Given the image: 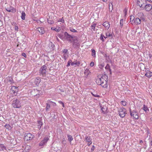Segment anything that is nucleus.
Listing matches in <instances>:
<instances>
[{
  "label": "nucleus",
  "instance_id": "nucleus-1",
  "mask_svg": "<svg viewBox=\"0 0 152 152\" xmlns=\"http://www.w3.org/2000/svg\"><path fill=\"white\" fill-rule=\"evenodd\" d=\"M107 76L103 75L101 78L98 77L96 79V82L97 84L105 88L107 86Z\"/></svg>",
  "mask_w": 152,
  "mask_h": 152
},
{
  "label": "nucleus",
  "instance_id": "nucleus-2",
  "mask_svg": "<svg viewBox=\"0 0 152 152\" xmlns=\"http://www.w3.org/2000/svg\"><path fill=\"white\" fill-rule=\"evenodd\" d=\"M12 105L14 108H19L21 107L20 101L17 99L14 100L13 101Z\"/></svg>",
  "mask_w": 152,
  "mask_h": 152
},
{
  "label": "nucleus",
  "instance_id": "nucleus-3",
  "mask_svg": "<svg viewBox=\"0 0 152 152\" xmlns=\"http://www.w3.org/2000/svg\"><path fill=\"white\" fill-rule=\"evenodd\" d=\"M107 104L106 102H103L100 104V107L102 112L104 113H106L107 112V107L106 106Z\"/></svg>",
  "mask_w": 152,
  "mask_h": 152
},
{
  "label": "nucleus",
  "instance_id": "nucleus-4",
  "mask_svg": "<svg viewBox=\"0 0 152 152\" xmlns=\"http://www.w3.org/2000/svg\"><path fill=\"white\" fill-rule=\"evenodd\" d=\"M129 111L131 115L133 117V118L136 119H138V118L139 117L138 115V113L137 112L136 110H134L132 111L130 109Z\"/></svg>",
  "mask_w": 152,
  "mask_h": 152
},
{
  "label": "nucleus",
  "instance_id": "nucleus-5",
  "mask_svg": "<svg viewBox=\"0 0 152 152\" xmlns=\"http://www.w3.org/2000/svg\"><path fill=\"white\" fill-rule=\"evenodd\" d=\"M47 67L45 65L43 66L40 69L39 73L40 75H45L46 72Z\"/></svg>",
  "mask_w": 152,
  "mask_h": 152
},
{
  "label": "nucleus",
  "instance_id": "nucleus-6",
  "mask_svg": "<svg viewBox=\"0 0 152 152\" xmlns=\"http://www.w3.org/2000/svg\"><path fill=\"white\" fill-rule=\"evenodd\" d=\"M118 111L119 112V115L121 117L123 118L125 116L126 112L125 109L121 108Z\"/></svg>",
  "mask_w": 152,
  "mask_h": 152
},
{
  "label": "nucleus",
  "instance_id": "nucleus-7",
  "mask_svg": "<svg viewBox=\"0 0 152 152\" xmlns=\"http://www.w3.org/2000/svg\"><path fill=\"white\" fill-rule=\"evenodd\" d=\"M146 3L145 0H137L138 5L140 7L142 8Z\"/></svg>",
  "mask_w": 152,
  "mask_h": 152
},
{
  "label": "nucleus",
  "instance_id": "nucleus-8",
  "mask_svg": "<svg viewBox=\"0 0 152 152\" xmlns=\"http://www.w3.org/2000/svg\"><path fill=\"white\" fill-rule=\"evenodd\" d=\"M18 87L13 86L11 87V93L13 94L14 95H16L17 94V93L18 91Z\"/></svg>",
  "mask_w": 152,
  "mask_h": 152
},
{
  "label": "nucleus",
  "instance_id": "nucleus-9",
  "mask_svg": "<svg viewBox=\"0 0 152 152\" xmlns=\"http://www.w3.org/2000/svg\"><path fill=\"white\" fill-rule=\"evenodd\" d=\"M33 136L30 133L25 134L24 137V140L26 141L31 140L33 138Z\"/></svg>",
  "mask_w": 152,
  "mask_h": 152
},
{
  "label": "nucleus",
  "instance_id": "nucleus-10",
  "mask_svg": "<svg viewBox=\"0 0 152 152\" xmlns=\"http://www.w3.org/2000/svg\"><path fill=\"white\" fill-rule=\"evenodd\" d=\"M64 34L65 37L66 38V39L67 40L70 42H72L73 39V37L69 34L66 32H65Z\"/></svg>",
  "mask_w": 152,
  "mask_h": 152
},
{
  "label": "nucleus",
  "instance_id": "nucleus-11",
  "mask_svg": "<svg viewBox=\"0 0 152 152\" xmlns=\"http://www.w3.org/2000/svg\"><path fill=\"white\" fill-rule=\"evenodd\" d=\"M49 140V138L47 137H45L43 140L41 141L39 143V146H42L46 143Z\"/></svg>",
  "mask_w": 152,
  "mask_h": 152
},
{
  "label": "nucleus",
  "instance_id": "nucleus-12",
  "mask_svg": "<svg viewBox=\"0 0 152 152\" xmlns=\"http://www.w3.org/2000/svg\"><path fill=\"white\" fill-rule=\"evenodd\" d=\"M142 8V9H145L146 11H149L152 9V6L150 4H147L146 3Z\"/></svg>",
  "mask_w": 152,
  "mask_h": 152
},
{
  "label": "nucleus",
  "instance_id": "nucleus-13",
  "mask_svg": "<svg viewBox=\"0 0 152 152\" xmlns=\"http://www.w3.org/2000/svg\"><path fill=\"white\" fill-rule=\"evenodd\" d=\"M37 31H38L41 34H43L45 33V31L43 28L42 27H39L37 28Z\"/></svg>",
  "mask_w": 152,
  "mask_h": 152
},
{
  "label": "nucleus",
  "instance_id": "nucleus-14",
  "mask_svg": "<svg viewBox=\"0 0 152 152\" xmlns=\"http://www.w3.org/2000/svg\"><path fill=\"white\" fill-rule=\"evenodd\" d=\"M41 79L39 77H37L35 80L34 83L36 86H38L40 82Z\"/></svg>",
  "mask_w": 152,
  "mask_h": 152
},
{
  "label": "nucleus",
  "instance_id": "nucleus-15",
  "mask_svg": "<svg viewBox=\"0 0 152 152\" xmlns=\"http://www.w3.org/2000/svg\"><path fill=\"white\" fill-rule=\"evenodd\" d=\"M103 25L107 29H108L110 27L109 23L108 21H105L103 23Z\"/></svg>",
  "mask_w": 152,
  "mask_h": 152
},
{
  "label": "nucleus",
  "instance_id": "nucleus-16",
  "mask_svg": "<svg viewBox=\"0 0 152 152\" xmlns=\"http://www.w3.org/2000/svg\"><path fill=\"white\" fill-rule=\"evenodd\" d=\"M96 24L94 23H93L91 25V28L92 31H96L97 30V29L96 28Z\"/></svg>",
  "mask_w": 152,
  "mask_h": 152
},
{
  "label": "nucleus",
  "instance_id": "nucleus-17",
  "mask_svg": "<svg viewBox=\"0 0 152 152\" xmlns=\"http://www.w3.org/2000/svg\"><path fill=\"white\" fill-rule=\"evenodd\" d=\"M145 76L148 77H150L152 76V72L148 70L146 71V73L145 74Z\"/></svg>",
  "mask_w": 152,
  "mask_h": 152
},
{
  "label": "nucleus",
  "instance_id": "nucleus-18",
  "mask_svg": "<svg viewBox=\"0 0 152 152\" xmlns=\"http://www.w3.org/2000/svg\"><path fill=\"white\" fill-rule=\"evenodd\" d=\"M86 140L88 142V145H89L92 143L91 139L90 137H86Z\"/></svg>",
  "mask_w": 152,
  "mask_h": 152
},
{
  "label": "nucleus",
  "instance_id": "nucleus-19",
  "mask_svg": "<svg viewBox=\"0 0 152 152\" xmlns=\"http://www.w3.org/2000/svg\"><path fill=\"white\" fill-rule=\"evenodd\" d=\"M7 151L6 147L3 144H0V151Z\"/></svg>",
  "mask_w": 152,
  "mask_h": 152
},
{
  "label": "nucleus",
  "instance_id": "nucleus-20",
  "mask_svg": "<svg viewBox=\"0 0 152 152\" xmlns=\"http://www.w3.org/2000/svg\"><path fill=\"white\" fill-rule=\"evenodd\" d=\"M134 23L136 24H139L141 23V20L138 18H136L134 20Z\"/></svg>",
  "mask_w": 152,
  "mask_h": 152
},
{
  "label": "nucleus",
  "instance_id": "nucleus-21",
  "mask_svg": "<svg viewBox=\"0 0 152 152\" xmlns=\"http://www.w3.org/2000/svg\"><path fill=\"white\" fill-rule=\"evenodd\" d=\"M130 22L131 24H133L134 23V16L131 15L130 16Z\"/></svg>",
  "mask_w": 152,
  "mask_h": 152
},
{
  "label": "nucleus",
  "instance_id": "nucleus-22",
  "mask_svg": "<svg viewBox=\"0 0 152 152\" xmlns=\"http://www.w3.org/2000/svg\"><path fill=\"white\" fill-rule=\"evenodd\" d=\"M80 64V62L79 61H75L72 62L71 64L73 66L75 65H76L77 66H79Z\"/></svg>",
  "mask_w": 152,
  "mask_h": 152
},
{
  "label": "nucleus",
  "instance_id": "nucleus-23",
  "mask_svg": "<svg viewBox=\"0 0 152 152\" xmlns=\"http://www.w3.org/2000/svg\"><path fill=\"white\" fill-rule=\"evenodd\" d=\"M51 29L52 30H54L57 32H59L61 30L60 27H58V28H54V27H52Z\"/></svg>",
  "mask_w": 152,
  "mask_h": 152
},
{
  "label": "nucleus",
  "instance_id": "nucleus-24",
  "mask_svg": "<svg viewBox=\"0 0 152 152\" xmlns=\"http://www.w3.org/2000/svg\"><path fill=\"white\" fill-rule=\"evenodd\" d=\"M25 15H26V14H25V12H24L23 11L22 12L21 16V19L22 20H24L25 19Z\"/></svg>",
  "mask_w": 152,
  "mask_h": 152
},
{
  "label": "nucleus",
  "instance_id": "nucleus-25",
  "mask_svg": "<svg viewBox=\"0 0 152 152\" xmlns=\"http://www.w3.org/2000/svg\"><path fill=\"white\" fill-rule=\"evenodd\" d=\"M68 57V55L67 54L63 53L62 58L65 60H66Z\"/></svg>",
  "mask_w": 152,
  "mask_h": 152
},
{
  "label": "nucleus",
  "instance_id": "nucleus-26",
  "mask_svg": "<svg viewBox=\"0 0 152 152\" xmlns=\"http://www.w3.org/2000/svg\"><path fill=\"white\" fill-rule=\"evenodd\" d=\"M67 136L68 140L70 142H71V141L73 140V138L72 136L70 135H67Z\"/></svg>",
  "mask_w": 152,
  "mask_h": 152
},
{
  "label": "nucleus",
  "instance_id": "nucleus-27",
  "mask_svg": "<svg viewBox=\"0 0 152 152\" xmlns=\"http://www.w3.org/2000/svg\"><path fill=\"white\" fill-rule=\"evenodd\" d=\"M106 35L107 37H109L111 38H112V35L111 33H110L108 32L106 33Z\"/></svg>",
  "mask_w": 152,
  "mask_h": 152
},
{
  "label": "nucleus",
  "instance_id": "nucleus-28",
  "mask_svg": "<svg viewBox=\"0 0 152 152\" xmlns=\"http://www.w3.org/2000/svg\"><path fill=\"white\" fill-rule=\"evenodd\" d=\"M4 126L7 129H11V127L9 124H6Z\"/></svg>",
  "mask_w": 152,
  "mask_h": 152
},
{
  "label": "nucleus",
  "instance_id": "nucleus-29",
  "mask_svg": "<svg viewBox=\"0 0 152 152\" xmlns=\"http://www.w3.org/2000/svg\"><path fill=\"white\" fill-rule=\"evenodd\" d=\"M90 73V72L88 70H86L84 71V74L86 76H87Z\"/></svg>",
  "mask_w": 152,
  "mask_h": 152
},
{
  "label": "nucleus",
  "instance_id": "nucleus-30",
  "mask_svg": "<svg viewBox=\"0 0 152 152\" xmlns=\"http://www.w3.org/2000/svg\"><path fill=\"white\" fill-rule=\"evenodd\" d=\"M92 55L94 57L96 56V52L94 50L92 49Z\"/></svg>",
  "mask_w": 152,
  "mask_h": 152
},
{
  "label": "nucleus",
  "instance_id": "nucleus-31",
  "mask_svg": "<svg viewBox=\"0 0 152 152\" xmlns=\"http://www.w3.org/2000/svg\"><path fill=\"white\" fill-rule=\"evenodd\" d=\"M113 9V5L112 3H110L109 4V9L110 10H111L112 11Z\"/></svg>",
  "mask_w": 152,
  "mask_h": 152
},
{
  "label": "nucleus",
  "instance_id": "nucleus-32",
  "mask_svg": "<svg viewBox=\"0 0 152 152\" xmlns=\"http://www.w3.org/2000/svg\"><path fill=\"white\" fill-rule=\"evenodd\" d=\"M142 109L145 112L147 111L148 110V109L147 107L145 106V105H143V106L142 107Z\"/></svg>",
  "mask_w": 152,
  "mask_h": 152
},
{
  "label": "nucleus",
  "instance_id": "nucleus-33",
  "mask_svg": "<svg viewBox=\"0 0 152 152\" xmlns=\"http://www.w3.org/2000/svg\"><path fill=\"white\" fill-rule=\"evenodd\" d=\"M49 103L50 104V105H52L54 106L56 105V104L55 103L51 101H49Z\"/></svg>",
  "mask_w": 152,
  "mask_h": 152
},
{
  "label": "nucleus",
  "instance_id": "nucleus-34",
  "mask_svg": "<svg viewBox=\"0 0 152 152\" xmlns=\"http://www.w3.org/2000/svg\"><path fill=\"white\" fill-rule=\"evenodd\" d=\"M48 21L49 23L51 24H53L54 23V21L53 20H51L49 19L48 20Z\"/></svg>",
  "mask_w": 152,
  "mask_h": 152
},
{
  "label": "nucleus",
  "instance_id": "nucleus-35",
  "mask_svg": "<svg viewBox=\"0 0 152 152\" xmlns=\"http://www.w3.org/2000/svg\"><path fill=\"white\" fill-rule=\"evenodd\" d=\"M50 104L49 103V102H48V103H47V107H46V110H47L48 109H49L50 108Z\"/></svg>",
  "mask_w": 152,
  "mask_h": 152
},
{
  "label": "nucleus",
  "instance_id": "nucleus-36",
  "mask_svg": "<svg viewBox=\"0 0 152 152\" xmlns=\"http://www.w3.org/2000/svg\"><path fill=\"white\" fill-rule=\"evenodd\" d=\"M121 103L123 106H125L126 105V102L125 101H122L121 102Z\"/></svg>",
  "mask_w": 152,
  "mask_h": 152
},
{
  "label": "nucleus",
  "instance_id": "nucleus-37",
  "mask_svg": "<svg viewBox=\"0 0 152 152\" xmlns=\"http://www.w3.org/2000/svg\"><path fill=\"white\" fill-rule=\"evenodd\" d=\"M99 67L101 69H102L104 66V65L103 64H101L99 65Z\"/></svg>",
  "mask_w": 152,
  "mask_h": 152
},
{
  "label": "nucleus",
  "instance_id": "nucleus-38",
  "mask_svg": "<svg viewBox=\"0 0 152 152\" xmlns=\"http://www.w3.org/2000/svg\"><path fill=\"white\" fill-rule=\"evenodd\" d=\"M58 22H61L62 23H64V20L63 19V18H60L58 20Z\"/></svg>",
  "mask_w": 152,
  "mask_h": 152
},
{
  "label": "nucleus",
  "instance_id": "nucleus-39",
  "mask_svg": "<svg viewBox=\"0 0 152 152\" xmlns=\"http://www.w3.org/2000/svg\"><path fill=\"white\" fill-rule=\"evenodd\" d=\"M127 11V9L126 8L124 9V15L125 16H126V14Z\"/></svg>",
  "mask_w": 152,
  "mask_h": 152
},
{
  "label": "nucleus",
  "instance_id": "nucleus-40",
  "mask_svg": "<svg viewBox=\"0 0 152 152\" xmlns=\"http://www.w3.org/2000/svg\"><path fill=\"white\" fill-rule=\"evenodd\" d=\"M70 30L72 32H77L76 30H75V29H74V28H70Z\"/></svg>",
  "mask_w": 152,
  "mask_h": 152
},
{
  "label": "nucleus",
  "instance_id": "nucleus-41",
  "mask_svg": "<svg viewBox=\"0 0 152 152\" xmlns=\"http://www.w3.org/2000/svg\"><path fill=\"white\" fill-rule=\"evenodd\" d=\"M110 68V66L108 64L105 67V69H109Z\"/></svg>",
  "mask_w": 152,
  "mask_h": 152
},
{
  "label": "nucleus",
  "instance_id": "nucleus-42",
  "mask_svg": "<svg viewBox=\"0 0 152 152\" xmlns=\"http://www.w3.org/2000/svg\"><path fill=\"white\" fill-rule=\"evenodd\" d=\"M72 63V61L71 60H69L68 62V63H67V66H69L70 65V64L71 63Z\"/></svg>",
  "mask_w": 152,
  "mask_h": 152
},
{
  "label": "nucleus",
  "instance_id": "nucleus-43",
  "mask_svg": "<svg viewBox=\"0 0 152 152\" xmlns=\"http://www.w3.org/2000/svg\"><path fill=\"white\" fill-rule=\"evenodd\" d=\"M100 39L102 41H104V39H103V35H102V34H101V36L100 37Z\"/></svg>",
  "mask_w": 152,
  "mask_h": 152
},
{
  "label": "nucleus",
  "instance_id": "nucleus-44",
  "mask_svg": "<svg viewBox=\"0 0 152 152\" xmlns=\"http://www.w3.org/2000/svg\"><path fill=\"white\" fill-rule=\"evenodd\" d=\"M63 53L67 54V50L66 49H64L63 51Z\"/></svg>",
  "mask_w": 152,
  "mask_h": 152
},
{
  "label": "nucleus",
  "instance_id": "nucleus-45",
  "mask_svg": "<svg viewBox=\"0 0 152 152\" xmlns=\"http://www.w3.org/2000/svg\"><path fill=\"white\" fill-rule=\"evenodd\" d=\"M38 124L39 125L38 126H42V122L40 121H39Z\"/></svg>",
  "mask_w": 152,
  "mask_h": 152
},
{
  "label": "nucleus",
  "instance_id": "nucleus-46",
  "mask_svg": "<svg viewBox=\"0 0 152 152\" xmlns=\"http://www.w3.org/2000/svg\"><path fill=\"white\" fill-rule=\"evenodd\" d=\"M92 95L93 96H94L95 97H99V96L98 95L94 94H93L92 93Z\"/></svg>",
  "mask_w": 152,
  "mask_h": 152
},
{
  "label": "nucleus",
  "instance_id": "nucleus-47",
  "mask_svg": "<svg viewBox=\"0 0 152 152\" xmlns=\"http://www.w3.org/2000/svg\"><path fill=\"white\" fill-rule=\"evenodd\" d=\"M49 45H51L52 48L54 46V45L52 42L50 43Z\"/></svg>",
  "mask_w": 152,
  "mask_h": 152
},
{
  "label": "nucleus",
  "instance_id": "nucleus-48",
  "mask_svg": "<svg viewBox=\"0 0 152 152\" xmlns=\"http://www.w3.org/2000/svg\"><path fill=\"white\" fill-rule=\"evenodd\" d=\"M94 63L93 62H91L90 64V65L91 66H94Z\"/></svg>",
  "mask_w": 152,
  "mask_h": 152
},
{
  "label": "nucleus",
  "instance_id": "nucleus-49",
  "mask_svg": "<svg viewBox=\"0 0 152 152\" xmlns=\"http://www.w3.org/2000/svg\"><path fill=\"white\" fill-rule=\"evenodd\" d=\"M22 55L23 56H24V57H26V54L25 53H22Z\"/></svg>",
  "mask_w": 152,
  "mask_h": 152
},
{
  "label": "nucleus",
  "instance_id": "nucleus-50",
  "mask_svg": "<svg viewBox=\"0 0 152 152\" xmlns=\"http://www.w3.org/2000/svg\"><path fill=\"white\" fill-rule=\"evenodd\" d=\"M15 30L18 31V28L17 26H15Z\"/></svg>",
  "mask_w": 152,
  "mask_h": 152
},
{
  "label": "nucleus",
  "instance_id": "nucleus-51",
  "mask_svg": "<svg viewBox=\"0 0 152 152\" xmlns=\"http://www.w3.org/2000/svg\"><path fill=\"white\" fill-rule=\"evenodd\" d=\"M121 20L123 21V19L121 20L120 22V26H121V27H122L123 26V24H122V23H121Z\"/></svg>",
  "mask_w": 152,
  "mask_h": 152
},
{
  "label": "nucleus",
  "instance_id": "nucleus-52",
  "mask_svg": "<svg viewBox=\"0 0 152 152\" xmlns=\"http://www.w3.org/2000/svg\"><path fill=\"white\" fill-rule=\"evenodd\" d=\"M145 1H147L150 2H152V0H145Z\"/></svg>",
  "mask_w": 152,
  "mask_h": 152
},
{
  "label": "nucleus",
  "instance_id": "nucleus-53",
  "mask_svg": "<svg viewBox=\"0 0 152 152\" xmlns=\"http://www.w3.org/2000/svg\"><path fill=\"white\" fill-rule=\"evenodd\" d=\"M140 65L141 66L142 65L145 68V66L144 64H140Z\"/></svg>",
  "mask_w": 152,
  "mask_h": 152
},
{
  "label": "nucleus",
  "instance_id": "nucleus-54",
  "mask_svg": "<svg viewBox=\"0 0 152 152\" xmlns=\"http://www.w3.org/2000/svg\"><path fill=\"white\" fill-rule=\"evenodd\" d=\"M59 102L61 104H63V103L61 102Z\"/></svg>",
  "mask_w": 152,
  "mask_h": 152
},
{
  "label": "nucleus",
  "instance_id": "nucleus-55",
  "mask_svg": "<svg viewBox=\"0 0 152 152\" xmlns=\"http://www.w3.org/2000/svg\"><path fill=\"white\" fill-rule=\"evenodd\" d=\"M38 126V128L39 129H40L41 128V126Z\"/></svg>",
  "mask_w": 152,
  "mask_h": 152
},
{
  "label": "nucleus",
  "instance_id": "nucleus-56",
  "mask_svg": "<svg viewBox=\"0 0 152 152\" xmlns=\"http://www.w3.org/2000/svg\"><path fill=\"white\" fill-rule=\"evenodd\" d=\"M143 142V141L142 140H140V143H142Z\"/></svg>",
  "mask_w": 152,
  "mask_h": 152
},
{
  "label": "nucleus",
  "instance_id": "nucleus-57",
  "mask_svg": "<svg viewBox=\"0 0 152 152\" xmlns=\"http://www.w3.org/2000/svg\"><path fill=\"white\" fill-rule=\"evenodd\" d=\"M150 144L152 146V140L151 141L150 143Z\"/></svg>",
  "mask_w": 152,
  "mask_h": 152
},
{
  "label": "nucleus",
  "instance_id": "nucleus-58",
  "mask_svg": "<svg viewBox=\"0 0 152 152\" xmlns=\"http://www.w3.org/2000/svg\"><path fill=\"white\" fill-rule=\"evenodd\" d=\"M94 145L93 146V147H92V148H91V150H94Z\"/></svg>",
  "mask_w": 152,
  "mask_h": 152
},
{
  "label": "nucleus",
  "instance_id": "nucleus-59",
  "mask_svg": "<svg viewBox=\"0 0 152 152\" xmlns=\"http://www.w3.org/2000/svg\"><path fill=\"white\" fill-rule=\"evenodd\" d=\"M7 10L9 12H10L11 11V10Z\"/></svg>",
  "mask_w": 152,
  "mask_h": 152
},
{
  "label": "nucleus",
  "instance_id": "nucleus-60",
  "mask_svg": "<svg viewBox=\"0 0 152 152\" xmlns=\"http://www.w3.org/2000/svg\"><path fill=\"white\" fill-rule=\"evenodd\" d=\"M104 2H106L107 0H102Z\"/></svg>",
  "mask_w": 152,
  "mask_h": 152
},
{
  "label": "nucleus",
  "instance_id": "nucleus-61",
  "mask_svg": "<svg viewBox=\"0 0 152 152\" xmlns=\"http://www.w3.org/2000/svg\"><path fill=\"white\" fill-rule=\"evenodd\" d=\"M103 37L105 38V39H106V38H107V37H105L104 35H103Z\"/></svg>",
  "mask_w": 152,
  "mask_h": 152
},
{
  "label": "nucleus",
  "instance_id": "nucleus-62",
  "mask_svg": "<svg viewBox=\"0 0 152 152\" xmlns=\"http://www.w3.org/2000/svg\"><path fill=\"white\" fill-rule=\"evenodd\" d=\"M56 39L58 41H59V39H58V38L56 37Z\"/></svg>",
  "mask_w": 152,
  "mask_h": 152
},
{
  "label": "nucleus",
  "instance_id": "nucleus-63",
  "mask_svg": "<svg viewBox=\"0 0 152 152\" xmlns=\"http://www.w3.org/2000/svg\"><path fill=\"white\" fill-rule=\"evenodd\" d=\"M62 106L63 107H64V103L63 104H62Z\"/></svg>",
  "mask_w": 152,
  "mask_h": 152
},
{
  "label": "nucleus",
  "instance_id": "nucleus-64",
  "mask_svg": "<svg viewBox=\"0 0 152 152\" xmlns=\"http://www.w3.org/2000/svg\"><path fill=\"white\" fill-rule=\"evenodd\" d=\"M59 37L60 38H61V37L60 36H59Z\"/></svg>",
  "mask_w": 152,
  "mask_h": 152
}]
</instances>
